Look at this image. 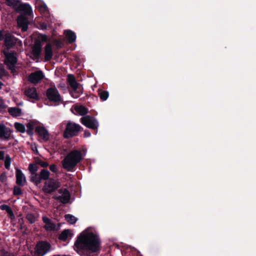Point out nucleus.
I'll use <instances>...</instances> for the list:
<instances>
[{
    "label": "nucleus",
    "instance_id": "obj_34",
    "mask_svg": "<svg viewBox=\"0 0 256 256\" xmlns=\"http://www.w3.org/2000/svg\"><path fill=\"white\" fill-rule=\"evenodd\" d=\"M27 220L31 224H33L35 222L36 218L32 214H28L26 217Z\"/></svg>",
    "mask_w": 256,
    "mask_h": 256
},
{
    "label": "nucleus",
    "instance_id": "obj_14",
    "mask_svg": "<svg viewBox=\"0 0 256 256\" xmlns=\"http://www.w3.org/2000/svg\"><path fill=\"white\" fill-rule=\"evenodd\" d=\"M16 10L21 12L25 16L30 15L32 12V8L30 6L26 4H20L16 8Z\"/></svg>",
    "mask_w": 256,
    "mask_h": 256
},
{
    "label": "nucleus",
    "instance_id": "obj_2",
    "mask_svg": "<svg viewBox=\"0 0 256 256\" xmlns=\"http://www.w3.org/2000/svg\"><path fill=\"white\" fill-rule=\"evenodd\" d=\"M81 152L74 150L68 154L62 161L63 168L68 171H72L82 158Z\"/></svg>",
    "mask_w": 256,
    "mask_h": 256
},
{
    "label": "nucleus",
    "instance_id": "obj_45",
    "mask_svg": "<svg viewBox=\"0 0 256 256\" xmlns=\"http://www.w3.org/2000/svg\"><path fill=\"white\" fill-rule=\"evenodd\" d=\"M84 134L85 138L90 137L91 135L90 132L87 130H84Z\"/></svg>",
    "mask_w": 256,
    "mask_h": 256
},
{
    "label": "nucleus",
    "instance_id": "obj_27",
    "mask_svg": "<svg viewBox=\"0 0 256 256\" xmlns=\"http://www.w3.org/2000/svg\"><path fill=\"white\" fill-rule=\"evenodd\" d=\"M14 126L18 132L23 133L26 131L24 126L20 123L15 122Z\"/></svg>",
    "mask_w": 256,
    "mask_h": 256
},
{
    "label": "nucleus",
    "instance_id": "obj_16",
    "mask_svg": "<svg viewBox=\"0 0 256 256\" xmlns=\"http://www.w3.org/2000/svg\"><path fill=\"white\" fill-rule=\"evenodd\" d=\"M16 183L20 186H23L26 183V178L21 170L16 168Z\"/></svg>",
    "mask_w": 256,
    "mask_h": 256
},
{
    "label": "nucleus",
    "instance_id": "obj_47",
    "mask_svg": "<svg viewBox=\"0 0 256 256\" xmlns=\"http://www.w3.org/2000/svg\"><path fill=\"white\" fill-rule=\"evenodd\" d=\"M32 150H33L34 152H38V150H37V148H36V146H32Z\"/></svg>",
    "mask_w": 256,
    "mask_h": 256
},
{
    "label": "nucleus",
    "instance_id": "obj_9",
    "mask_svg": "<svg viewBox=\"0 0 256 256\" xmlns=\"http://www.w3.org/2000/svg\"><path fill=\"white\" fill-rule=\"evenodd\" d=\"M48 98L51 102H59L61 101V96L56 88H50L46 92Z\"/></svg>",
    "mask_w": 256,
    "mask_h": 256
},
{
    "label": "nucleus",
    "instance_id": "obj_41",
    "mask_svg": "<svg viewBox=\"0 0 256 256\" xmlns=\"http://www.w3.org/2000/svg\"><path fill=\"white\" fill-rule=\"evenodd\" d=\"M50 170L54 172H57V168H56V166L54 164H51L50 166Z\"/></svg>",
    "mask_w": 256,
    "mask_h": 256
},
{
    "label": "nucleus",
    "instance_id": "obj_15",
    "mask_svg": "<svg viewBox=\"0 0 256 256\" xmlns=\"http://www.w3.org/2000/svg\"><path fill=\"white\" fill-rule=\"evenodd\" d=\"M18 40L9 32L4 33V44L6 46L10 48Z\"/></svg>",
    "mask_w": 256,
    "mask_h": 256
},
{
    "label": "nucleus",
    "instance_id": "obj_52",
    "mask_svg": "<svg viewBox=\"0 0 256 256\" xmlns=\"http://www.w3.org/2000/svg\"><path fill=\"white\" fill-rule=\"evenodd\" d=\"M0 70H2V72H3V71H4V69H3V68H0Z\"/></svg>",
    "mask_w": 256,
    "mask_h": 256
},
{
    "label": "nucleus",
    "instance_id": "obj_33",
    "mask_svg": "<svg viewBox=\"0 0 256 256\" xmlns=\"http://www.w3.org/2000/svg\"><path fill=\"white\" fill-rule=\"evenodd\" d=\"M99 95L102 100H106L108 97V92L106 91H102L100 92Z\"/></svg>",
    "mask_w": 256,
    "mask_h": 256
},
{
    "label": "nucleus",
    "instance_id": "obj_38",
    "mask_svg": "<svg viewBox=\"0 0 256 256\" xmlns=\"http://www.w3.org/2000/svg\"><path fill=\"white\" fill-rule=\"evenodd\" d=\"M7 180V176L5 174H2L0 176V180L4 182Z\"/></svg>",
    "mask_w": 256,
    "mask_h": 256
},
{
    "label": "nucleus",
    "instance_id": "obj_3",
    "mask_svg": "<svg viewBox=\"0 0 256 256\" xmlns=\"http://www.w3.org/2000/svg\"><path fill=\"white\" fill-rule=\"evenodd\" d=\"M60 127L62 130L64 129V136L65 138L76 136L81 130L80 125L71 121L61 123Z\"/></svg>",
    "mask_w": 256,
    "mask_h": 256
},
{
    "label": "nucleus",
    "instance_id": "obj_35",
    "mask_svg": "<svg viewBox=\"0 0 256 256\" xmlns=\"http://www.w3.org/2000/svg\"><path fill=\"white\" fill-rule=\"evenodd\" d=\"M8 5L10 6H14L18 4L20 0H6Z\"/></svg>",
    "mask_w": 256,
    "mask_h": 256
},
{
    "label": "nucleus",
    "instance_id": "obj_28",
    "mask_svg": "<svg viewBox=\"0 0 256 256\" xmlns=\"http://www.w3.org/2000/svg\"><path fill=\"white\" fill-rule=\"evenodd\" d=\"M34 124V122H30L26 124L27 133L29 135H32Z\"/></svg>",
    "mask_w": 256,
    "mask_h": 256
},
{
    "label": "nucleus",
    "instance_id": "obj_39",
    "mask_svg": "<svg viewBox=\"0 0 256 256\" xmlns=\"http://www.w3.org/2000/svg\"><path fill=\"white\" fill-rule=\"evenodd\" d=\"M6 105L4 104L2 99H0V112L5 109Z\"/></svg>",
    "mask_w": 256,
    "mask_h": 256
},
{
    "label": "nucleus",
    "instance_id": "obj_17",
    "mask_svg": "<svg viewBox=\"0 0 256 256\" xmlns=\"http://www.w3.org/2000/svg\"><path fill=\"white\" fill-rule=\"evenodd\" d=\"M72 112L76 114L84 116L88 113V109L82 105H76L71 109Z\"/></svg>",
    "mask_w": 256,
    "mask_h": 256
},
{
    "label": "nucleus",
    "instance_id": "obj_46",
    "mask_svg": "<svg viewBox=\"0 0 256 256\" xmlns=\"http://www.w3.org/2000/svg\"><path fill=\"white\" fill-rule=\"evenodd\" d=\"M4 31L0 30V40H2L4 39Z\"/></svg>",
    "mask_w": 256,
    "mask_h": 256
},
{
    "label": "nucleus",
    "instance_id": "obj_24",
    "mask_svg": "<svg viewBox=\"0 0 256 256\" xmlns=\"http://www.w3.org/2000/svg\"><path fill=\"white\" fill-rule=\"evenodd\" d=\"M64 34L69 42H72L76 40V36L72 31L70 30H66Z\"/></svg>",
    "mask_w": 256,
    "mask_h": 256
},
{
    "label": "nucleus",
    "instance_id": "obj_30",
    "mask_svg": "<svg viewBox=\"0 0 256 256\" xmlns=\"http://www.w3.org/2000/svg\"><path fill=\"white\" fill-rule=\"evenodd\" d=\"M65 218L68 222L71 224L75 223L77 220V219L76 217L69 214H66L65 216Z\"/></svg>",
    "mask_w": 256,
    "mask_h": 256
},
{
    "label": "nucleus",
    "instance_id": "obj_32",
    "mask_svg": "<svg viewBox=\"0 0 256 256\" xmlns=\"http://www.w3.org/2000/svg\"><path fill=\"white\" fill-rule=\"evenodd\" d=\"M28 170H30V174L36 173L38 170V166L34 164H30L28 166Z\"/></svg>",
    "mask_w": 256,
    "mask_h": 256
},
{
    "label": "nucleus",
    "instance_id": "obj_51",
    "mask_svg": "<svg viewBox=\"0 0 256 256\" xmlns=\"http://www.w3.org/2000/svg\"><path fill=\"white\" fill-rule=\"evenodd\" d=\"M86 154V152L85 150H84V156Z\"/></svg>",
    "mask_w": 256,
    "mask_h": 256
},
{
    "label": "nucleus",
    "instance_id": "obj_23",
    "mask_svg": "<svg viewBox=\"0 0 256 256\" xmlns=\"http://www.w3.org/2000/svg\"><path fill=\"white\" fill-rule=\"evenodd\" d=\"M8 112L14 117L20 116L22 114V110L17 107H11L8 108Z\"/></svg>",
    "mask_w": 256,
    "mask_h": 256
},
{
    "label": "nucleus",
    "instance_id": "obj_8",
    "mask_svg": "<svg viewBox=\"0 0 256 256\" xmlns=\"http://www.w3.org/2000/svg\"><path fill=\"white\" fill-rule=\"evenodd\" d=\"M60 186V184L58 182L52 179H50L45 182L43 190L46 193L50 194Z\"/></svg>",
    "mask_w": 256,
    "mask_h": 256
},
{
    "label": "nucleus",
    "instance_id": "obj_22",
    "mask_svg": "<svg viewBox=\"0 0 256 256\" xmlns=\"http://www.w3.org/2000/svg\"><path fill=\"white\" fill-rule=\"evenodd\" d=\"M42 46L39 41L35 42L34 46L32 47V53L34 56L36 58H38L41 52Z\"/></svg>",
    "mask_w": 256,
    "mask_h": 256
},
{
    "label": "nucleus",
    "instance_id": "obj_25",
    "mask_svg": "<svg viewBox=\"0 0 256 256\" xmlns=\"http://www.w3.org/2000/svg\"><path fill=\"white\" fill-rule=\"evenodd\" d=\"M72 236L71 231L68 230H64L60 235L59 238L62 240H66Z\"/></svg>",
    "mask_w": 256,
    "mask_h": 256
},
{
    "label": "nucleus",
    "instance_id": "obj_13",
    "mask_svg": "<svg viewBox=\"0 0 256 256\" xmlns=\"http://www.w3.org/2000/svg\"><path fill=\"white\" fill-rule=\"evenodd\" d=\"M26 96L30 99L38 100L39 98L36 89L34 87H29L24 91Z\"/></svg>",
    "mask_w": 256,
    "mask_h": 256
},
{
    "label": "nucleus",
    "instance_id": "obj_37",
    "mask_svg": "<svg viewBox=\"0 0 256 256\" xmlns=\"http://www.w3.org/2000/svg\"><path fill=\"white\" fill-rule=\"evenodd\" d=\"M14 194L15 195H19L22 194L21 189L19 187H14Z\"/></svg>",
    "mask_w": 256,
    "mask_h": 256
},
{
    "label": "nucleus",
    "instance_id": "obj_21",
    "mask_svg": "<svg viewBox=\"0 0 256 256\" xmlns=\"http://www.w3.org/2000/svg\"><path fill=\"white\" fill-rule=\"evenodd\" d=\"M53 56L52 46L50 44H48L44 48V58L46 61L50 60Z\"/></svg>",
    "mask_w": 256,
    "mask_h": 256
},
{
    "label": "nucleus",
    "instance_id": "obj_43",
    "mask_svg": "<svg viewBox=\"0 0 256 256\" xmlns=\"http://www.w3.org/2000/svg\"><path fill=\"white\" fill-rule=\"evenodd\" d=\"M39 164L40 165V166H42V167H44V168H46L48 165V163H47L46 162H43V161H41V162H39Z\"/></svg>",
    "mask_w": 256,
    "mask_h": 256
},
{
    "label": "nucleus",
    "instance_id": "obj_19",
    "mask_svg": "<svg viewBox=\"0 0 256 256\" xmlns=\"http://www.w3.org/2000/svg\"><path fill=\"white\" fill-rule=\"evenodd\" d=\"M12 131L4 125L0 124V138L8 139L10 136Z\"/></svg>",
    "mask_w": 256,
    "mask_h": 256
},
{
    "label": "nucleus",
    "instance_id": "obj_10",
    "mask_svg": "<svg viewBox=\"0 0 256 256\" xmlns=\"http://www.w3.org/2000/svg\"><path fill=\"white\" fill-rule=\"evenodd\" d=\"M54 198L63 204H66L70 200V194L66 189H60L58 194L55 196Z\"/></svg>",
    "mask_w": 256,
    "mask_h": 256
},
{
    "label": "nucleus",
    "instance_id": "obj_50",
    "mask_svg": "<svg viewBox=\"0 0 256 256\" xmlns=\"http://www.w3.org/2000/svg\"><path fill=\"white\" fill-rule=\"evenodd\" d=\"M18 43H20V44L21 45L22 44V42L20 41H18Z\"/></svg>",
    "mask_w": 256,
    "mask_h": 256
},
{
    "label": "nucleus",
    "instance_id": "obj_6",
    "mask_svg": "<svg viewBox=\"0 0 256 256\" xmlns=\"http://www.w3.org/2000/svg\"><path fill=\"white\" fill-rule=\"evenodd\" d=\"M80 122L82 124L92 129H97L99 126L97 120L89 116L82 117Z\"/></svg>",
    "mask_w": 256,
    "mask_h": 256
},
{
    "label": "nucleus",
    "instance_id": "obj_20",
    "mask_svg": "<svg viewBox=\"0 0 256 256\" xmlns=\"http://www.w3.org/2000/svg\"><path fill=\"white\" fill-rule=\"evenodd\" d=\"M36 130L39 136L44 140L46 141L48 140L49 134L45 128L42 126H37Z\"/></svg>",
    "mask_w": 256,
    "mask_h": 256
},
{
    "label": "nucleus",
    "instance_id": "obj_1",
    "mask_svg": "<svg viewBox=\"0 0 256 256\" xmlns=\"http://www.w3.org/2000/svg\"><path fill=\"white\" fill-rule=\"evenodd\" d=\"M101 242L96 231L88 228L82 232L78 236L74 245L76 250H86L90 252L100 251Z\"/></svg>",
    "mask_w": 256,
    "mask_h": 256
},
{
    "label": "nucleus",
    "instance_id": "obj_31",
    "mask_svg": "<svg viewBox=\"0 0 256 256\" xmlns=\"http://www.w3.org/2000/svg\"><path fill=\"white\" fill-rule=\"evenodd\" d=\"M4 166L6 169H9L10 164H11V158L8 155L6 156V158L4 160Z\"/></svg>",
    "mask_w": 256,
    "mask_h": 256
},
{
    "label": "nucleus",
    "instance_id": "obj_12",
    "mask_svg": "<svg viewBox=\"0 0 256 256\" xmlns=\"http://www.w3.org/2000/svg\"><path fill=\"white\" fill-rule=\"evenodd\" d=\"M17 23L18 26L21 28L22 31L25 32L27 30L29 21L26 16L21 15L18 16L17 18Z\"/></svg>",
    "mask_w": 256,
    "mask_h": 256
},
{
    "label": "nucleus",
    "instance_id": "obj_5",
    "mask_svg": "<svg viewBox=\"0 0 256 256\" xmlns=\"http://www.w3.org/2000/svg\"><path fill=\"white\" fill-rule=\"evenodd\" d=\"M50 249V245L45 242H39L35 248L34 256H43L46 254Z\"/></svg>",
    "mask_w": 256,
    "mask_h": 256
},
{
    "label": "nucleus",
    "instance_id": "obj_49",
    "mask_svg": "<svg viewBox=\"0 0 256 256\" xmlns=\"http://www.w3.org/2000/svg\"><path fill=\"white\" fill-rule=\"evenodd\" d=\"M2 84L0 82V89L2 88Z\"/></svg>",
    "mask_w": 256,
    "mask_h": 256
},
{
    "label": "nucleus",
    "instance_id": "obj_40",
    "mask_svg": "<svg viewBox=\"0 0 256 256\" xmlns=\"http://www.w3.org/2000/svg\"><path fill=\"white\" fill-rule=\"evenodd\" d=\"M39 10L41 12H45L47 11L48 8L46 5L41 6H40Z\"/></svg>",
    "mask_w": 256,
    "mask_h": 256
},
{
    "label": "nucleus",
    "instance_id": "obj_36",
    "mask_svg": "<svg viewBox=\"0 0 256 256\" xmlns=\"http://www.w3.org/2000/svg\"><path fill=\"white\" fill-rule=\"evenodd\" d=\"M0 208L2 210H6L7 212L10 211L11 208L8 205L6 204H2L0 206Z\"/></svg>",
    "mask_w": 256,
    "mask_h": 256
},
{
    "label": "nucleus",
    "instance_id": "obj_18",
    "mask_svg": "<svg viewBox=\"0 0 256 256\" xmlns=\"http://www.w3.org/2000/svg\"><path fill=\"white\" fill-rule=\"evenodd\" d=\"M42 220L45 224L44 228L46 230L51 231L55 229L56 225L49 218L46 216H43L42 217Z\"/></svg>",
    "mask_w": 256,
    "mask_h": 256
},
{
    "label": "nucleus",
    "instance_id": "obj_29",
    "mask_svg": "<svg viewBox=\"0 0 256 256\" xmlns=\"http://www.w3.org/2000/svg\"><path fill=\"white\" fill-rule=\"evenodd\" d=\"M50 172L47 170H42L40 172V178H41V180H46L47 179H48L49 176H50Z\"/></svg>",
    "mask_w": 256,
    "mask_h": 256
},
{
    "label": "nucleus",
    "instance_id": "obj_7",
    "mask_svg": "<svg viewBox=\"0 0 256 256\" xmlns=\"http://www.w3.org/2000/svg\"><path fill=\"white\" fill-rule=\"evenodd\" d=\"M68 80L73 91L72 92V95L74 98H78L79 96V94L76 93L81 92V88L78 86V84L75 80L74 77L73 75L68 74Z\"/></svg>",
    "mask_w": 256,
    "mask_h": 256
},
{
    "label": "nucleus",
    "instance_id": "obj_4",
    "mask_svg": "<svg viewBox=\"0 0 256 256\" xmlns=\"http://www.w3.org/2000/svg\"><path fill=\"white\" fill-rule=\"evenodd\" d=\"M4 54L5 56V64L12 70H14L15 65L17 62L16 54L9 52L7 50H4Z\"/></svg>",
    "mask_w": 256,
    "mask_h": 256
},
{
    "label": "nucleus",
    "instance_id": "obj_48",
    "mask_svg": "<svg viewBox=\"0 0 256 256\" xmlns=\"http://www.w3.org/2000/svg\"><path fill=\"white\" fill-rule=\"evenodd\" d=\"M46 40V36H42V40Z\"/></svg>",
    "mask_w": 256,
    "mask_h": 256
},
{
    "label": "nucleus",
    "instance_id": "obj_11",
    "mask_svg": "<svg viewBox=\"0 0 256 256\" xmlns=\"http://www.w3.org/2000/svg\"><path fill=\"white\" fill-rule=\"evenodd\" d=\"M44 74L41 70H38L31 73L28 77V80L33 84L38 83L44 78Z\"/></svg>",
    "mask_w": 256,
    "mask_h": 256
},
{
    "label": "nucleus",
    "instance_id": "obj_26",
    "mask_svg": "<svg viewBox=\"0 0 256 256\" xmlns=\"http://www.w3.org/2000/svg\"><path fill=\"white\" fill-rule=\"evenodd\" d=\"M30 180L34 183L36 186L39 184L41 182V178L40 176V174H38L36 173H34L30 174Z\"/></svg>",
    "mask_w": 256,
    "mask_h": 256
},
{
    "label": "nucleus",
    "instance_id": "obj_44",
    "mask_svg": "<svg viewBox=\"0 0 256 256\" xmlns=\"http://www.w3.org/2000/svg\"><path fill=\"white\" fill-rule=\"evenodd\" d=\"M8 216L11 219H13L14 218V213H13L12 209H10V211H8Z\"/></svg>",
    "mask_w": 256,
    "mask_h": 256
},
{
    "label": "nucleus",
    "instance_id": "obj_42",
    "mask_svg": "<svg viewBox=\"0 0 256 256\" xmlns=\"http://www.w3.org/2000/svg\"><path fill=\"white\" fill-rule=\"evenodd\" d=\"M6 158L4 152L0 150V160H4Z\"/></svg>",
    "mask_w": 256,
    "mask_h": 256
}]
</instances>
